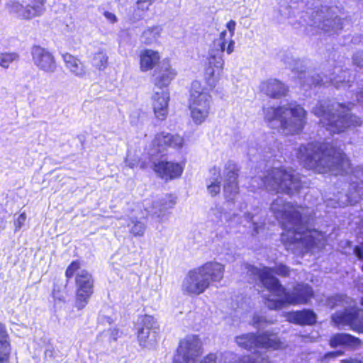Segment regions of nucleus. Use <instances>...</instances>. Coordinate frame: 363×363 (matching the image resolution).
<instances>
[{
    "label": "nucleus",
    "instance_id": "obj_1",
    "mask_svg": "<svg viewBox=\"0 0 363 363\" xmlns=\"http://www.w3.org/2000/svg\"><path fill=\"white\" fill-rule=\"evenodd\" d=\"M270 208L281 223V240L287 250L307 252L324 245L325 235L311 226L313 218L309 208H295L280 197L272 203Z\"/></svg>",
    "mask_w": 363,
    "mask_h": 363
},
{
    "label": "nucleus",
    "instance_id": "obj_2",
    "mask_svg": "<svg viewBox=\"0 0 363 363\" xmlns=\"http://www.w3.org/2000/svg\"><path fill=\"white\" fill-rule=\"evenodd\" d=\"M300 163L318 173L347 174L350 163L342 150L330 143H310L299 147L296 153Z\"/></svg>",
    "mask_w": 363,
    "mask_h": 363
},
{
    "label": "nucleus",
    "instance_id": "obj_3",
    "mask_svg": "<svg viewBox=\"0 0 363 363\" xmlns=\"http://www.w3.org/2000/svg\"><path fill=\"white\" fill-rule=\"evenodd\" d=\"M352 104L347 105L334 100H321L313 108V113L320 118V123L333 133L345 131L348 127L359 126L361 119L350 113Z\"/></svg>",
    "mask_w": 363,
    "mask_h": 363
},
{
    "label": "nucleus",
    "instance_id": "obj_4",
    "mask_svg": "<svg viewBox=\"0 0 363 363\" xmlns=\"http://www.w3.org/2000/svg\"><path fill=\"white\" fill-rule=\"evenodd\" d=\"M263 113L268 126L284 135L298 134L306 124V111L296 103L288 106L263 108Z\"/></svg>",
    "mask_w": 363,
    "mask_h": 363
},
{
    "label": "nucleus",
    "instance_id": "obj_5",
    "mask_svg": "<svg viewBox=\"0 0 363 363\" xmlns=\"http://www.w3.org/2000/svg\"><path fill=\"white\" fill-rule=\"evenodd\" d=\"M252 188L264 186L269 191L285 193L292 195L297 193L302 187L301 177L293 169L272 168L259 176L251 178Z\"/></svg>",
    "mask_w": 363,
    "mask_h": 363
},
{
    "label": "nucleus",
    "instance_id": "obj_6",
    "mask_svg": "<svg viewBox=\"0 0 363 363\" xmlns=\"http://www.w3.org/2000/svg\"><path fill=\"white\" fill-rule=\"evenodd\" d=\"M225 267L218 262H207L188 272L183 280L182 290L185 294L199 295L211 283H218L223 278Z\"/></svg>",
    "mask_w": 363,
    "mask_h": 363
},
{
    "label": "nucleus",
    "instance_id": "obj_7",
    "mask_svg": "<svg viewBox=\"0 0 363 363\" xmlns=\"http://www.w3.org/2000/svg\"><path fill=\"white\" fill-rule=\"evenodd\" d=\"M277 288V295L267 298L266 306L271 310L281 309L286 304L296 305L306 303L313 296L312 288L308 284H297L291 292L286 291L279 279H272Z\"/></svg>",
    "mask_w": 363,
    "mask_h": 363
},
{
    "label": "nucleus",
    "instance_id": "obj_8",
    "mask_svg": "<svg viewBox=\"0 0 363 363\" xmlns=\"http://www.w3.org/2000/svg\"><path fill=\"white\" fill-rule=\"evenodd\" d=\"M74 275L76 286L75 307L78 310H82L88 304L94 293V280L87 270L80 268V263L78 261L72 262L65 272L67 279Z\"/></svg>",
    "mask_w": 363,
    "mask_h": 363
},
{
    "label": "nucleus",
    "instance_id": "obj_9",
    "mask_svg": "<svg viewBox=\"0 0 363 363\" xmlns=\"http://www.w3.org/2000/svg\"><path fill=\"white\" fill-rule=\"evenodd\" d=\"M245 269L250 279L255 281H259L268 289L271 293L268 298H273L277 295V287L274 284L273 281H271L272 279H278L274 276V274L286 277L289 276L291 272L290 268L283 264H277L274 267H264L262 269L250 264H246Z\"/></svg>",
    "mask_w": 363,
    "mask_h": 363
},
{
    "label": "nucleus",
    "instance_id": "obj_10",
    "mask_svg": "<svg viewBox=\"0 0 363 363\" xmlns=\"http://www.w3.org/2000/svg\"><path fill=\"white\" fill-rule=\"evenodd\" d=\"M236 343L247 350H254V352H259V349L271 348L277 350L279 348L281 342L274 334L266 332L259 335L253 333L244 334L235 338Z\"/></svg>",
    "mask_w": 363,
    "mask_h": 363
},
{
    "label": "nucleus",
    "instance_id": "obj_11",
    "mask_svg": "<svg viewBox=\"0 0 363 363\" xmlns=\"http://www.w3.org/2000/svg\"><path fill=\"white\" fill-rule=\"evenodd\" d=\"M311 17L312 26L329 35L342 29V19L335 14L332 8L327 6H322L320 9L313 12Z\"/></svg>",
    "mask_w": 363,
    "mask_h": 363
},
{
    "label": "nucleus",
    "instance_id": "obj_12",
    "mask_svg": "<svg viewBox=\"0 0 363 363\" xmlns=\"http://www.w3.org/2000/svg\"><path fill=\"white\" fill-rule=\"evenodd\" d=\"M201 354L199 338L196 335H189L180 342L172 363H198Z\"/></svg>",
    "mask_w": 363,
    "mask_h": 363
},
{
    "label": "nucleus",
    "instance_id": "obj_13",
    "mask_svg": "<svg viewBox=\"0 0 363 363\" xmlns=\"http://www.w3.org/2000/svg\"><path fill=\"white\" fill-rule=\"evenodd\" d=\"M336 71L331 74L329 77L324 76V77L317 74L315 76L308 77L303 81V86L305 84L309 86L311 85L314 86H327L332 84L337 89L340 88H349L352 86L351 84V74L348 70H342L339 68H336Z\"/></svg>",
    "mask_w": 363,
    "mask_h": 363
},
{
    "label": "nucleus",
    "instance_id": "obj_14",
    "mask_svg": "<svg viewBox=\"0 0 363 363\" xmlns=\"http://www.w3.org/2000/svg\"><path fill=\"white\" fill-rule=\"evenodd\" d=\"M225 49L221 48L220 43H212L208 52V65L205 69V77L210 86H214L215 81L220 74L223 65V58Z\"/></svg>",
    "mask_w": 363,
    "mask_h": 363
},
{
    "label": "nucleus",
    "instance_id": "obj_15",
    "mask_svg": "<svg viewBox=\"0 0 363 363\" xmlns=\"http://www.w3.org/2000/svg\"><path fill=\"white\" fill-rule=\"evenodd\" d=\"M45 0H26L23 4L10 1L6 4V9L10 13L18 18L30 19L42 15L45 10Z\"/></svg>",
    "mask_w": 363,
    "mask_h": 363
},
{
    "label": "nucleus",
    "instance_id": "obj_16",
    "mask_svg": "<svg viewBox=\"0 0 363 363\" xmlns=\"http://www.w3.org/2000/svg\"><path fill=\"white\" fill-rule=\"evenodd\" d=\"M332 320L339 328L349 326L354 331L363 333V310L357 307L335 312L332 315Z\"/></svg>",
    "mask_w": 363,
    "mask_h": 363
},
{
    "label": "nucleus",
    "instance_id": "obj_17",
    "mask_svg": "<svg viewBox=\"0 0 363 363\" xmlns=\"http://www.w3.org/2000/svg\"><path fill=\"white\" fill-rule=\"evenodd\" d=\"M138 332L139 343L143 347H149L157 341L160 328L154 317L148 315H144L140 320Z\"/></svg>",
    "mask_w": 363,
    "mask_h": 363
},
{
    "label": "nucleus",
    "instance_id": "obj_18",
    "mask_svg": "<svg viewBox=\"0 0 363 363\" xmlns=\"http://www.w3.org/2000/svg\"><path fill=\"white\" fill-rule=\"evenodd\" d=\"M32 61L36 67L46 74H53L57 70V63L53 54L40 45H34L30 51Z\"/></svg>",
    "mask_w": 363,
    "mask_h": 363
},
{
    "label": "nucleus",
    "instance_id": "obj_19",
    "mask_svg": "<svg viewBox=\"0 0 363 363\" xmlns=\"http://www.w3.org/2000/svg\"><path fill=\"white\" fill-rule=\"evenodd\" d=\"M177 203V198L172 195H166L162 198L154 200L150 206H145L147 213L158 219L160 223L167 220L169 210L172 209Z\"/></svg>",
    "mask_w": 363,
    "mask_h": 363
},
{
    "label": "nucleus",
    "instance_id": "obj_20",
    "mask_svg": "<svg viewBox=\"0 0 363 363\" xmlns=\"http://www.w3.org/2000/svg\"><path fill=\"white\" fill-rule=\"evenodd\" d=\"M238 168L234 162L229 161L225 165L223 171L224 185L223 191L225 197L228 201H233L239 192L238 185Z\"/></svg>",
    "mask_w": 363,
    "mask_h": 363
},
{
    "label": "nucleus",
    "instance_id": "obj_21",
    "mask_svg": "<svg viewBox=\"0 0 363 363\" xmlns=\"http://www.w3.org/2000/svg\"><path fill=\"white\" fill-rule=\"evenodd\" d=\"M152 144L157 147L158 152L162 153L168 147L181 149L184 144V139L179 135L162 132L155 135Z\"/></svg>",
    "mask_w": 363,
    "mask_h": 363
},
{
    "label": "nucleus",
    "instance_id": "obj_22",
    "mask_svg": "<svg viewBox=\"0 0 363 363\" xmlns=\"http://www.w3.org/2000/svg\"><path fill=\"white\" fill-rule=\"evenodd\" d=\"M155 72L154 84L159 89L167 86L177 75L176 71L172 68L167 59L160 62Z\"/></svg>",
    "mask_w": 363,
    "mask_h": 363
},
{
    "label": "nucleus",
    "instance_id": "obj_23",
    "mask_svg": "<svg viewBox=\"0 0 363 363\" xmlns=\"http://www.w3.org/2000/svg\"><path fill=\"white\" fill-rule=\"evenodd\" d=\"M259 89L262 93L273 99L284 96L288 91L287 86L276 79H269L261 82Z\"/></svg>",
    "mask_w": 363,
    "mask_h": 363
},
{
    "label": "nucleus",
    "instance_id": "obj_24",
    "mask_svg": "<svg viewBox=\"0 0 363 363\" xmlns=\"http://www.w3.org/2000/svg\"><path fill=\"white\" fill-rule=\"evenodd\" d=\"M183 167L179 163L161 161L155 164L154 170L166 180L177 178L183 172Z\"/></svg>",
    "mask_w": 363,
    "mask_h": 363
},
{
    "label": "nucleus",
    "instance_id": "obj_25",
    "mask_svg": "<svg viewBox=\"0 0 363 363\" xmlns=\"http://www.w3.org/2000/svg\"><path fill=\"white\" fill-rule=\"evenodd\" d=\"M169 93L163 89L155 91L152 96V106L156 117L163 120L167 114Z\"/></svg>",
    "mask_w": 363,
    "mask_h": 363
},
{
    "label": "nucleus",
    "instance_id": "obj_26",
    "mask_svg": "<svg viewBox=\"0 0 363 363\" xmlns=\"http://www.w3.org/2000/svg\"><path fill=\"white\" fill-rule=\"evenodd\" d=\"M62 57L66 68L72 74L80 79L85 78L88 75L86 66L79 58L67 52L62 54Z\"/></svg>",
    "mask_w": 363,
    "mask_h": 363
},
{
    "label": "nucleus",
    "instance_id": "obj_27",
    "mask_svg": "<svg viewBox=\"0 0 363 363\" xmlns=\"http://www.w3.org/2000/svg\"><path fill=\"white\" fill-rule=\"evenodd\" d=\"M286 318L289 322L301 325H311L316 322L315 313L311 310L306 309L288 313Z\"/></svg>",
    "mask_w": 363,
    "mask_h": 363
},
{
    "label": "nucleus",
    "instance_id": "obj_28",
    "mask_svg": "<svg viewBox=\"0 0 363 363\" xmlns=\"http://www.w3.org/2000/svg\"><path fill=\"white\" fill-rule=\"evenodd\" d=\"M211 96L208 91L203 88L199 81H194L191 84L189 105H194V101H196V103L199 104H202L204 103H211Z\"/></svg>",
    "mask_w": 363,
    "mask_h": 363
},
{
    "label": "nucleus",
    "instance_id": "obj_29",
    "mask_svg": "<svg viewBox=\"0 0 363 363\" xmlns=\"http://www.w3.org/2000/svg\"><path fill=\"white\" fill-rule=\"evenodd\" d=\"M191 116L194 122L196 124L202 123L208 116L211 103L199 104L194 101V105H189Z\"/></svg>",
    "mask_w": 363,
    "mask_h": 363
},
{
    "label": "nucleus",
    "instance_id": "obj_30",
    "mask_svg": "<svg viewBox=\"0 0 363 363\" xmlns=\"http://www.w3.org/2000/svg\"><path fill=\"white\" fill-rule=\"evenodd\" d=\"M160 56L157 52L152 50H143L140 55V65L142 72L152 69L158 63Z\"/></svg>",
    "mask_w": 363,
    "mask_h": 363
},
{
    "label": "nucleus",
    "instance_id": "obj_31",
    "mask_svg": "<svg viewBox=\"0 0 363 363\" xmlns=\"http://www.w3.org/2000/svg\"><path fill=\"white\" fill-rule=\"evenodd\" d=\"M330 345L336 347L339 345H345L350 347H355L360 344L359 338L347 333H337L330 339Z\"/></svg>",
    "mask_w": 363,
    "mask_h": 363
},
{
    "label": "nucleus",
    "instance_id": "obj_32",
    "mask_svg": "<svg viewBox=\"0 0 363 363\" xmlns=\"http://www.w3.org/2000/svg\"><path fill=\"white\" fill-rule=\"evenodd\" d=\"M211 177L207 179V190L208 192L212 196H216L220 191L221 176L220 169L216 167L210 169Z\"/></svg>",
    "mask_w": 363,
    "mask_h": 363
},
{
    "label": "nucleus",
    "instance_id": "obj_33",
    "mask_svg": "<svg viewBox=\"0 0 363 363\" xmlns=\"http://www.w3.org/2000/svg\"><path fill=\"white\" fill-rule=\"evenodd\" d=\"M129 232L135 237L144 235L147 225L144 222L139 220L137 218L131 217L128 224Z\"/></svg>",
    "mask_w": 363,
    "mask_h": 363
},
{
    "label": "nucleus",
    "instance_id": "obj_34",
    "mask_svg": "<svg viewBox=\"0 0 363 363\" xmlns=\"http://www.w3.org/2000/svg\"><path fill=\"white\" fill-rule=\"evenodd\" d=\"M92 65L100 70H104L108 65V56L105 50L100 49L94 55Z\"/></svg>",
    "mask_w": 363,
    "mask_h": 363
},
{
    "label": "nucleus",
    "instance_id": "obj_35",
    "mask_svg": "<svg viewBox=\"0 0 363 363\" xmlns=\"http://www.w3.org/2000/svg\"><path fill=\"white\" fill-rule=\"evenodd\" d=\"M162 28L160 26H154L145 30L141 36L142 41L146 44H151L160 36Z\"/></svg>",
    "mask_w": 363,
    "mask_h": 363
},
{
    "label": "nucleus",
    "instance_id": "obj_36",
    "mask_svg": "<svg viewBox=\"0 0 363 363\" xmlns=\"http://www.w3.org/2000/svg\"><path fill=\"white\" fill-rule=\"evenodd\" d=\"M19 56L16 52H5L0 54V66L8 68L11 63L18 61Z\"/></svg>",
    "mask_w": 363,
    "mask_h": 363
},
{
    "label": "nucleus",
    "instance_id": "obj_37",
    "mask_svg": "<svg viewBox=\"0 0 363 363\" xmlns=\"http://www.w3.org/2000/svg\"><path fill=\"white\" fill-rule=\"evenodd\" d=\"M285 64L292 71H296L298 72L300 74V76H298V77L300 80H302V75H305V73L304 70L303 69L301 62L299 60L287 58L286 60L285 61Z\"/></svg>",
    "mask_w": 363,
    "mask_h": 363
},
{
    "label": "nucleus",
    "instance_id": "obj_38",
    "mask_svg": "<svg viewBox=\"0 0 363 363\" xmlns=\"http://www.w3.org/2000/svg\"><path fill=\"white\" fill-rule=\"evenodd\" d=\"M62 354L56 350L52 345H48L46 346L45 357L48 360L58 362L62 359Z\"/></svg>",
    "mask_w": 363,
    "mask_h": 363
},
{
    "label": "nucleus",
    "instance_id": "obj_39",
    "mask_svg": "<svg viewBox=\"0 0 363 363\" xmlns=\"http://www.w3.org/2000/svg\"><path fill=\"white\" fill-rule=\"evenodd\" d=\"M210 217L214 223L220 224L223 223V217L227 220L228 215L223 211L221 207L212 208L210 212Z\"/></svg>",
    "mask_w": 363,
    "mask_h": 363
},
{
    "label": "nucleus",
    "instance_id": "obj_40",
    "mask_svg": "<svg viewBox=\"0 0 363 363\" xmlns=\"http://www.w3.org/2000/svg\"><path fill=\"white\" fill-rule=\"evenodd\" d=\"M235 363H271L265 356H259L257 358L242 357L235 360Z\"/></svg>",
    "mask_w": 363,
    "mask_h": 363
},
{
    "label": "nucleus",
    "instance_id": "obj_41",
    "mask_svg": "<svg viewBox=\"0 0 363 363\" xmlns=\"http://www.w3.org/2000/svg\"><path fill=\"white\" fill-rule=\"evenodd\" d=\"M7 346H10L7 330L5 325L0 323V348Z\"/></svg>",
    "mask_w": 363,
    "mask_h": 363
},
{
    "label": "nucleus",
    "instance_id": "obj_42",
    "mask_svg": "<svg viewBox=\"0 0 363 363\" xmlns=\"http://www.w3.org/2000/svg\"><path fill=\"white\" fill-rule=\"evenodd\" d=\"M245 217L248 222L252 223V225L254 228L253 234H257L259 229L262 227L264 221H255L254 220V216L250 213H245Z\"/></svg>",
    "mask_w": 363,
    "mask_h": 363
},
{
    "label": "nucleus",
    "instance_id": "obj_43",
    "mask_svg": "<svg viewBox=\"0 0 363 363\" xmlns=\"http://www.w3.org/2000/svg\"><path fill=\"white\" fill-rule=\"evenodd\" d=\"M343 302V296L341 295H336L329 297L327 300V305L330 308H333L337 306L342 305Z\"/></svg>",
    "mask_w": 363,
    "mask_h": 363
},
{
    "label": "nucleus",
    "instance_id": "obj_44",
    "mask_svg": "<svg viewBox=\"0 0 363 363\" xmlns=\"http://www.w3.org/2000/svg\"><path fill=\"white\" fill-rule=\"evenodd\" d=\"M11 352L10 346L0 348V363H8Z\"/></svg>",
    "mask_w": 363,
    "mask_h": 363
},
{
    "label": "nucleus",
    "instance_id": "obj_45",
    "mask_svg": "<svg viewBox=\"0 0 363 363\" xmlns=\"http://www.w3.org/2000/svg\"><path fill=\"white\" fill-rule=\"evenodd\" d=\"M266 323H272V321L267 320L265 317H263L262 315H260L259 314H255L253 316L252 324L255 327L259 329L262 327V324Z\"/></svg>",
    "mask_w": 363,
    "mask_h": 363
},
{
    "label": "nucleus",
    "instance_id": "obj_46",
    "mask_svg": "<svg viewBox=\"0 0 363 363\" xmlns=\"http://www.w3.org/2000/svg\"><path fill=\"white\" fill-rule=\"evenodd\" d=\"M353 63L356 66L359 67V68L363 69V51H357L356 52L353 57Z\"/></svg>",
    "mask_w": 363,
    "mask_h": 363
},
{
    "label": "nucleus",
    "instance_id": "obj_47",
    "mask_svg": "<svg viewBox=\"0 0 363 363\" xmlns=\"http://www.w3.org/2000/svg\"><path fill=\"white\" fill-rule=\"evenodd\" d=\"M154 1L155 0H137V8L142 11H147Z\"/></svg>",
    "mask_w": 363,
    "mask_h": 363
},
{
    "label": "nucleus",
    "instance_id": "obj_48",
    "mask_svg": "<svg viewBox=\"0 0 363 363\" xmlns=\"http://www.w3.org/2000/svg\"><path fill=\"white\" fill-rule=\"evenodd\" d=\"M227 35V32L226 30H223L222 31L220 35H219V37L216 39H215L212 43H220L221 44V48H224L225 49V45H226V40H225V36Z\"/></svg>",
    "mask_w": 363,
    "mask_h": 363
},
{
    "label": "nucleus",
    "instance_id": "obj_49",
    "mask_svg": "<svg viewBox=\"0 0 363 363\" xmlns=\"http://www.w3.org/2000/svg\"><path fill=\"white\" fill-rule=\"evenodd\" d=\"M26 219V216L25 213H23L18 216V218L15 220L14 223L16 230H19L23 225Z\"/></svg>",
    "mask_w": 363,
    "mask_h": 363
},
{
    "label": "nucleus",
    "instance_id": "obj_50",
    "mask_svg": "<svg viewBox=\"0 0 363 363\" xmlns=\"http://www.w3.org/2000/svg\"><path fill=\"white\" fill-rule=\"evenodd\" d=\"M104 16H105L106 20L108 21L111 23H114L116 22H117L118 18H117L116 16L111 12L105 11L104 13Z\"/></svg>",
    "mask_w": 363,
    "mask_h": 363
},
{
    "label": "nucleus",
    "instance_id": "obj_51",
    "mask_svg": "<svg viewBox=\"0 0 363 363\" xmlns=\"http://www.w3.org/2000/svg\"><path fill=\"white\" fill-rule=\"evenodd\" d=\"M216 355L210 354L207 355L200 363H216Z\"/></svg>",
    "mask_w": 363,
    "mask_h": 363
},
{
    "label": "nucleus",
    "instance_id": "obj_52",
    "mask_svg": "<svg viewBox=\"0 0 363 363\" xmlns=\"http://www.w3.org/2000/svg\"><path fill=\"white\" fill-rule=\"evenodd\" d=\"M236 23L233 20H230L226 25L229 32L230 33V37L232 38L234 35L235 30Z\"/></svg>",
    "mask_w": 363,
    "mask_h": 363
},
{
    "label": "nucleus",
    "instance_id": "obj_53",
    "mask_svg": "<svg viewBox=\"0 0 363 363\" xmlns=\"http://www.w3.org/2000/svg\"><path fill=\"white\" fill-rule=\"evenodd\" d=\"M235 41L233 40H230L228 43V45L226 48V52L228 54H231L233 51H234V48H235Z\"/></svg>",
    "mask_w": 363,
    "mask_h": 363
},
{
    "label": "nucleus",
    "instance_id": "obj_54",
    "mask_svg": "<svg viewBox=\"0 0 363 363\" xmlns=\"http://www.w3.org/2000/svg\"><path fill=\"white\" fill-rule=\"evenodd\" d=\"M342 363H363L362 361L357 358H350L347 359L342 360Z\"/></svg>",
    "mask_w": 363,
    "mask_h": 363
},
{
    "label": "nucleus",
    "instance_id": "obj_55",
    "mask_svg": "<svg viewBox=\"0 0 363 363\" xmlns=\"http://www.w3.org/2000/svg\"><path fill=\"white\" fill-rule=\"evenodd\" d=\"M119 333V330L117 329H113L111 331L110 337L111 340L116 341L118 338V335Z\"/></svg>",
    "mask_w": 363,
    "mask_h": 363
},
{
    "label": "nucleus",
    "instance_id": "obj_56",
    "mask_svg": "<svg viewBox=\"0 0 363 363\" xmlns=\"http://www.w3.org/2000/svg\"><path fill=\"white\" fill-rule=\"evenodd\" d=\"M356 99L359 103L363 105V89L357 92Z\"/></svg>",
    "mask_w": 363,
    "mask_h": 363
},
{
    "label": "nucleus",
    "instance_id": "obj_57",
    "mask_svg": "<svg viewBox=\"0 0 363 363\" xmlns=\"http://www.w3.org/2000/svg\"><path fill=\"white\" fill-rule=\"evenodd\" d=\"M53 294V298H55V299H56V298H57V299H59L60 301H63V300H64V299H63V297H62V296H58V295L55 293V291H53V294Z\"/></svg>",
    "mask_w": 363,
    "mask_h": 363
},
{
    "label": "nucleus",
    "instance_id": "obj_58",
    "mask_svg": "<svg viewBox=\"0 0 363 363\" xmlns=\"http://www.w3.org/2000/svg\"><path fill=\"white\" fill-rule=\"evenodd\" d=\"M359 290H361L363 292V278H362L358 284Z\"/></svg>",
    "mask_w": 363,
    "mask_h": 363
},
{
    "label": "nucleus",
    "instance_id": "obj_59",
    "mask_svg": "<svg viewBox=\"0 0 363 363\" xmlns=\"http://www.w3.org/2000/svg\"><path fill=\"white\" fill-rule=\"evenodd\" d=\"M337 356V352H329L326 354V357H336Z\"/></svg>",
    "mask_w": 363,
    "mask_h": 363
},
{
    "label": "nucleus",
    "instance_id": "obj_60",
    "mask_svg": "<svg viewBox=\"0 0 363 363\" xmlns=\"http://www.w3.org/2000/svg\"><path fill=\"white\" fill-rule=\"evenodd\" d=\"M361 305L363 306V298H362V301H361Z\"/></svg>",
    "mask_w": 363,
    "mask_h": 363
},
{
    "label": "nucleus",
    "instance_id": "obj_61",
    "mask_svg": "<svg viewBox=\"0 0 363 363\" xmlns=\"http://www.w3.org/2000/svg\"><path fill=\"white\" fill-rule=\"evenodd\" d=\"M128 166L130 167H133L132 163L128 164Z\"/></svg>",
    "mask_w": 363,
    "mask_h": 363
},
{
    "label": "nucleus",
    "instance_id": "obj_62",
    "mask_svg": "<svg viewBox=\"0 0 363 363\" xmlns=\"http://www.w3.org/2000/svg\"><path fill=\"white\" fill-rule=\"evenodd\" d=\"M128 166L130 167H133L132 163L128 164Z\"/></svg>",
    "mask_w": 363,
    "mask_h": 363
},
{
    "label": "nucleus",
    "instance_id": "obj_63",
    "mask_svg": "<svg viewBox=\"0 0 363 363\" xmlns=\"http://www.w3.org/2000/svg\"><path fill=\"white\" fill-rule=\"evenodd\" d=\"M362 271H363V264H362Z\"/></svg>",
    "mask_w": 363,
    "mask_h": 363
}]
</instances>
